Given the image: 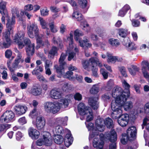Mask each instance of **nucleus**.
Segmentation results:
<instances>
[{
	"label": "nucleus",
	"mask_w": 149,
	"mask_h": 149,
	"mask_svg": "<svg viewBox=\"0 0 149 149\" xmlns=\"http://www.w3.org/2000/svg\"><path fill=\"white\" fill-rule=\"evenodd\" d=\"M10 127L11 125L10 124H0V133L3 134L6 132L7 129L10 128Z\"/></svg>",
	"instance_id": "40"
},
{
	"label": "nucleus",
	"mask_w": 149,
	"mask_h": 149,
	"mask_svg": "<svg viewBox=\"0 0 149 149\" xmlns=\"http://www.w3.org/2000/svg\"><path fill=\"white\" fill-rule=\"evenodd\" d=\"M129 118V116L127 114H122L118 119V123L122 127L126 126L128 123Z\"/></svg>",
	"instance_id": "16"
},
{
	"label": "nucleus",
	"mask_w": 149,
	"mask_h": 149,
	"mask_svg": "<svg viewBox=\"0 0 149 149\" xmlns=\"http://www.w3.org/2000/svg\"><path fill=\"white\" fill-rule=\"evenodd\" d=\"M100 91V87L97 85H93L90 90V92L92 94H96Z\"/></svg>",
	"instance_id": "47"
},
{
	"label": "nucleus",
	"mask_w": 149,
	"mask_h": 149,
	"mask_svg": "<svg viewBox=\"0 0 149 149\" xmlns=\"http://www.w3.org/2000/svg\"><path fill=\"white\" fill-rule=\"evenodd\" d=\"M36 37L37 39V42L38 45L37 47L38 46V48L44 45V44L42 41V39L43 38L42 35H38V33L37 35H35L34 36Z\"/></svg>",
	"instance_id": "34"
},
{
	"label": "nucleus",
	"mask_w": 149,
	"mask_h": 149,
	"mask_svg": "<svg viewBox=\"0 0 149 149\" xmlns=\"http://www.w3.org/2000/svg\"><path fill=\"white\" fill-rule=\"evenodd\" d=\"M50 96L52 98L57 100L61 97L62 93L59 89L55 88L50 91Z\"/></svg>",
	"instance_id": "20"
},
{
	"label": "nucleus",
	"mask_w": 149,
	"mask_h": 149,
	"mask_svg": "<svg viewBox=\"0 0 149 149\" xmlns=\"http://www.w3.org/2000/svg\"><path fill=\"white\" fill-rule=\"evenodd\" d=\"M79 5L81 8L84 9L85 12H86L88 8L87 7V2L86 0H79L78 1Z\"/></svg>",
	"instance_id": "38"
},
{
	"label": "nucleus",
	"mask_w": 149,
	"mask_h": 149,
	"mask_svg": "<svg viewBox=\"0 0 149 149\" xmlns=\"http://www.w3.org/2000/svg\"><path fill=\"white\" fill-rule=\"evenodd\" d=\"M118 69L121 74L123 77H126L127 76V74L126 71V69L123 66H119L118 67Z\"/></svg>",
	"instance_id": "54"
},
{
	"label": "nucleus",
	"mask_w": 149,
	"mask_h": 149,
	"mask_svg": "<svg viewBox=\"0 0 149 149\" xmlns=\"http://www.w3.org/2000/svg\"><path fill=\"white\" fill-rule=\"evenodd\" d=\"M70 101L69 99L65 98H63L60 100L59 102H56L58 104L59 110L61 108L65 109L67 107Z\"/></svg>",
	"instance_id": "27"
},
{
	"label": "nucleus",
	"mask_w": 149,
	"mask_h": 149,
	"mask_svg": "<svg viewBox=\"0 0 149 149\" xmlns=\"http://www.w3.org/2000/svg\"><path fill=\"white\" fill-rule=\"evenodd\" d=\"M64 131L65 132L68 133L66 134L65 139L64 143L65 146L68 147L72 144L73 141V138L69 130L65 129Z\"/></svg>",
	"instance_id": "18"
},
{
	"label": "nucleus",
	"mask_w": 149,
	"mask_h": 149,
	"mask_svg": "<svg viewBox=\"0 0 149 149\" xmlns=\"http://www.w3.org/2000/svg\"><path fill=\"white\" fill-rule=\"evenodd\" d=\"M29 93L35 96H38L40 95L42 92V90L41 88H38L37 86H33L31 88L29 91Z\"/></svg>",
	"instance_id": "28"
},
{
	"label": "nucleus",
	"mask_w": 149,
	"mask_h": 149,
	"mask_svg": "<svg viewBox=\"0 0 149 149\" xmlns=\"http://www.w3.org/2000/svg\"><path fill=\"white\" fill-rule=\"evenodd\" d=\"M131 41L130 39L128 38H125L122 42L123 45L125 46L126 47H128V45H130Z\"/></svg>",
	"instance_id": "63"
},
{
	"label": "nucleus",
	"mask_w": 149,
	"mask_h": 149,
	"mask_svg": "<svg viewBox=\"0 0 149 149\" xmlns=\"http://www.w3.org/2000/svg\"><path fill=\"white\" fill-rule=\"evenodd\" d=\"M128 140L130 141H132V139L128 137V136H127L126 135H123L122 138L121 139V141L122 143L125 144L127 143V142Z\"/></svg>",
	"instance_id": "57"
},
{
	"label": "nucleus",
	"mask_w": 149,
	"mask_h": 149,
	"mask_svg": "<svg viewBox=\"0 0 149 149\" xmlns=\"http://www.w3.org/2000/svg\"><path fill=\"white\" fill-rule=\"evenodd\" d=\"M85 124L88 130L90 131L89 137V140H91L95 136H99V132L97 130V129L94 127L93 123H89L87 124V122H86Z\"/></svg>",
	"instance_id": "14"
},
{
	"label": "nucleus",
	"mask_w": 149,
	"mask_h": 149,
	"mask_svg": "<svg viewBox=\"0 0 149 149\" xmlns=\"http://www.w3.org/2000/svg\"><path fill=\"white\" fill-rule=\"evenodd\" d=\"M28 132L29 136L33 139H38L40 134L39 132L37 130L31 127L29 129Z\"/></svg>",
	"instance_id": "23"
},
{
	"label": "nucleus",
	"mask_w": 149,
	"mask_h": 149,
	"mask_svg": "<svg viewBox=\"0 0 149 149\" xmlns=\"http://www.w3.org/2000/svg\"><path fill=\"white\" fill-rule=\"evenodd\" d=\"M98 97H91L89 99V105L94 110H97L99 107V105Z\"/></svg>",
	"instance_id": "19"
},
{
	"label": "nucleus",
	"mask_w": 149,
	"mask_h": 149,
	"mask_svg": "<svg viewBox=\"0 0 149 149\" xmlns=\"http://www.w3.org/2000/svg\"><path fill=\"white\" fill-rule=\"evenodd\" d=\"M24 36V32L20 31L16 34L13 37L14 42L17 44L19 49H22L24 47L25 45L28 46L26 49V53L28 55H32L34 52V44H30L31 42L29 39L25 38L24 42L22 41Z\"/></svg>",
	"instance_id": "1"
},
{
	"label": "nucleus",
	"mask_w": 149,
	"mask_h": 149,
	"mask_svg": "<svg viewBox=\"0 0 149 149\" xmlns=\"http://www.w3.org/2000/svg\"><path fill=\"white\" fill-rule=\"evenodd\" d=\"M78 110L79 114L82 115H86L87 112L89 110V108L85 105L83 103H79L78 106Z\"/></svg>",
	"instance_id": "24"
},
{
	"label": "nucleus",
	"mask_w": 149,
	"mask_h": 149,
	"mask_svg": "<svg viewBox=\"0 0 149 149\" xmlns=\"http://www.w3.org/2000/svg\"><path fill=\"white\" fill-rule=\"evenodd\" d=\"M72 17L74 18L77 21H81L83 18V17L81 14L79 13L77 11L74 12L73 13Z\"/></svg>",
	"instance_id": "45"
},
{
	"label": "nucleus",
	"mask_w": 149,
	"mask_h": 149,
	"mask_svg": "<svg viewBox=\"0 0 149 149\" xmlns=\"http://www.w3.org/2000/svg\"><path fill=\"white\" fill-rule=\"evenodd\" d=\"M104 123L107 128H111L112 127L113 121L112 119L109 118H107L105 119L104 121Z\"/></svg>",
	"instance_id": "43"
},
{
	"label": "nucleus",
	"mask_w": 149,
	"mask_h": 149,
	"mask_svg": "<svg viewBox=\"0 0 149 149\" xmlns=\"http://www.w3.org/2000/svg\"><path fill=\"white\" fill-rule=\"evenodd\" d=\"M90 61L92 65H94L93 64L95 63L100 67L102 66L101 62L100 61V60L97 57H92L90 58Z\"/></svg>",
	"instance_id": "33"
},
{
	"label": "nucleus",
	"mask_w": 149,
	"mask_h": 149,
	"mask_svg": "<svg viewBox=\"0 0 149 149\" xmlns=\"http://www.w3.org/2000/svg\"><path fill=\"white\" fill-rule=\"evenodd\" d=\"M54 142L57 144H61L63 141V138L62 136L59 135L54 134Z\"/></svg>",
	"instance_id": "39"
},
{
	"label": "nucleus",
	"mask_w": 149,
	"mask_h": 149,
	"mask_svg": "<svg viewBox=\"0 0 149 149\" xmlns=\"http://www.w3.org/2000/svg\"><path fill=\"white\" fill-rule=\"evenodd\" d=\"M67 41L69 42V47L68 48L67 53L69 54L68 58L69 61H70L74 57L75 55V53L73 52V50H74L76 52H78L79 51V49L77 46H75L74 48H73L74 46L73 45V32L71 31L70 34V36L67 37Z\"/></svg>",
	"instance_id": "3"
},
{
	"label": "nucleus",
	"mask_w": 149,
	"mask_h": 149,
	"mask_svg": "<svg viewBox=\"0 0 149 149\" xmlns=\"http://www.w3.org/2000/svg\"><path fill=\"white\" fill-rule=\"evenodd\" d=\"M66 57V55L64 53H62L59 60L60 67H58L57 65L54 66V69L56 70L57 72L60 74H63L64 72V67L66 66V64L64 61Z\"/></svg>",
	"instance_id": "7"
},
{
	"label": "nucleus",
	"mask_w": 149,
	"mask_h": 149,
	"mask_svg": "<svg viewBox=\"0 0 149 149\" xmlns=\"http://www.w3.org/2000/svg\"><path fill=\"white\" fill-rule=\"evenodd\" d=\"M108 42L113 47H117L120 44L119 40L113 38L109 39Z\"/></svg>",
	"instance_id": "35"
},
{
	"label": "nucleus",
	"mask_w": 149,
	"mask_h": 149,
	"mask_svg": "<svg viewBox=\"0 0 149 149\" xmlns=\"http://www.w3.org/2000/svg\"><path fill=\"white\" fill-rule=\"evenodd\" d=\"M128 33V30L126 29H118V34L122 37H125Z\"/></svg>",
	"instance_id": "48"
},
{
	"label": "nucleus",
	"mask_w": 149,
	"mask_h": 149,
	"mask_svg": "<svg viewBox=\"0 0 149 149\" xmlns=\"http://www.w3.org/2000/svg\"><path fill=\"white\" fill-rule=\"evenodd\" d=\"M28 34L29 36L33 38L35 35H37L39 33V29L37 25L35 23L28 25L27 27Z\"/></svg>",
	"instance_id": "12"
},
{
	"label": "nucleus",
	"mask_w": 149,
	"mask_h": 149,
	"mask_svg": "<svg viewBox=\"0 0 149 149\" xmlns=\"http://www.w3.org/2000/svg\"><path fill=\"white\" fill-rule=\"evenodd\" d=\"M58 49L56 47H53L49 52L48 57L49 58L53 59L57 52Z\"/></svg>",
	"instance_id": "32"
},
{
	"label": "nucleus",
	"mask_w": 149,
	"mask_h": 149,
	"mask_svg": "<svg viewBox=\"0 0 149 149\" xmlns=\"http://www.w3.org/2000/svg\"><path fill=\"white\" fill-rule=\"evenodd\" d=\"M37 115V109L36 108H34L33 110L30 112L29 116L31 118H33L35 117Z\"/></svg>",
	"instance_id": "59"
},
{
	"label": "nucleus",
	"mask_w": 149,
	"mask_h": 149,
	"mask_svg": "<svg viewBox=\"0 0 149 149\" xmlns=\"http://www.w3.org/2000/svg\"><path fill=\"white\" fill-rule=\"evenodd\" d=\"M149 121V118H148L146 117L144 119L143 124L142 125V129H143L144 126L146 125L147 130L149 131V123L147 124Z\"/></svg>",
	"instance_id": "52"
},
{
	"label": "nucleus",
	"mask_w": 149,
	"mask_h": 149,
	"mask_svg": "<svg viewBox=\"0 0 149 149\" xmlns=\"http://www.w3.org/2000/svg\"><path fill=\"white\" fill-rule=\"evenodd\" d=\"M127 48L128 50L130 51L136 49L137 48V47L135 46V44L134 43L131 42L130 43V45H128Z\"/></svg>",
	"instance_id": "64"
},
{
	"label": "nucleus",
	"mask_w": 149,
	"mask_h": 149,
	"mask_svg": "<svg viewBox=\"0 0 149 149\" xmlns=\"http://www.w3.org/2000/svg\"><path fill=\"white\" fill-rule=\"evenodd\" d=\"M92 66V71L93 75L95 77H97L98 76L97 73V68L96 66H95L94 65H93Z\"/></svg>",
	"instance_id": "58"
},
{
	"label": "nucleus",
	"mask_w": 149,
	"mask_h": 149,
	"mask_svg": "<svg viewBox=\"0 0 149 149\" xmlns=\"http://www.w3.org/2000/svg\"><path fill=\"white\" fill-rule=\"evenodd\" d=\"M128 97H127L126 100L122 102L121 101L123 97V96H117L114 98L115 99L114 101H115L116 103H117V105H118L119 107H120V108L122 109V107H123L125 110L128 111L131 109L133 107V104L131 102L129 101L126 102Z\"/></svg>",
	"instance_id": "5"
},
{
	"label": "nucleus",
	"mask_w": 149,
	"mask_h": 149,
	"mask_svg": "<svg viewBox=\"0 0 149 149\" xmlns=\"http://www.w3.org/2000/svg\"><path fill=\"white\" fill-rule=\"evenodd\" d=\"M107 54L108 57L107 61L108 63H115L117 61H121L122 60L121 58H119L116 56H112L111 54L109 52H107Z\"/></svg>",
	"instance_id": "29"
},
{
	"label": "nucleus",
	"mask_w": 149,
	"mask_h": 149,
	"mask_svg": "<svg viewBox=\"0 0 149 149\" xmlns=\"http://www.w3.org/2000/svg\"><path fill=\"white\" fill-rule=\"evenodd\" d=\"M106 134L108 139L112 142L109 145V149H116V146L115 141L117 140V135L115 130H113L109 133L107 132Z\"/></svg>",
	"instance_id": "10"
},
{
	"label": "nucleus",
	"mask_w": 149,
	"mask_h": 149,
	"mask_svg": "<svg viewBox=\"0 0 149 149\" xmlns=\"http://www.w3.org/2000/svg\"><path fill=\"white\" fill-rule=\"evenodd\" d=\"M122 83L123 86L126 91H124L123 89L120 87H116L112 90V95L114 98L117 96H123V98H122L121 101L123 102L126 100L127 97H129L130 96V86L125 80H122Z\"/></svg>",
	"instance_id": "2"
},
{
	"label": "nucleus",
	"mask_w": 149,
	"mask_h": 149,
	"mask_svg": "<svg viewBox=\"0 0 149 149\" xmlns=\"http://www.w3.org/2000/svg\"><path fill=\"white\" fill-rule=\"evenodd\" d=\"M136 134V128L134 126H132L128 128L127 131L126 135L132 139L135 138Z\"/></svg>",
	"instance_id": "26"
},
{
	"label": "nucleus",
	"mask_w": 149,
	"mask_h": 149,
	"mask_svg": "<svg viewBox=\"0 0 149 149\" xmlns=\"http://www.w3.org/2000/svg\"><path fill=\"white\" fill-rule=\"evenodd\" d=\"M64 130L63 128L60 125L56 126L53 130V132L54 134L60 135L63 134Z\"/></svg>",
	"instance_id": "37"
},
{
	"label": "nucleus",
	"mask_w": 149,
	"mask_h": 149,
	"mask_svg": "<svg viewBox=\"0 0 149 149\" xmlns=\"http://www.w3.org/2000/svg\"><path fill=\"white\" fill-rule=\"evenodd\" d=\"M44 109L47 112L53 114L57 113L60 110L58 104L56 102H45L44 104Z\"/></svg>",
	"instance_id": "4"
},
{
	"label": "nucleus",
	"mask_w": 149,
	"mask_h": 149,
	"mask_svg": "<svg viewBox=\"0 0 149 149\" xmlns=\"http://www.w3.org/2000/svg\"><path fill=\"white\" fill-rule=\"evenodd\" d=\"M11 11L12 14V16L15 17V15L17 17H21L23 14L22 12L19 13V11L18 9L16 7H13L11 8Z\"/></svg>",
	"instance_id": "36"
},
{
	"label": "nucleus",
	"mask_w": 149,
	"mask_h": 149,
	"mask_svg": "<svg viewBox=\"0 0 149 149\" xmlns=\"http://www.w3.org/2000/svg\"><path fill=\"white\" fill-rule=\"evenodd\" d=\"M83 35V33L78 29H76L74 31V40L78 41L79 40V37Z\"/></svg>",
	"instance_id": "44"
},
{
	"label": "nucleus",
	"mask_w": 149,
	"mask_h": 149,
	"mask_svg": "<svg viewBox=\"0 0 149 149\" xmlns=\"http://www.w3.org/2000/svg\"><path fill=\"white\" fill-rule=\"evenodd\" d=\"M81 26L82 29L88 32L89 30L90 29L88 24L87 23V22L86 21H84V22H82L81 23Z\"/></svg>",
	"instance_id": "51"
},
{
	"label": "nucleus",
	"mask_w": 149,
	"mask_h": 149,
	"mask_svg": "<svg viewBox=\"0 0 149 149\" xmlns=\"http://www.w3.org/2000/svg\"><path fill=\"white\" fill-rule=\"evenodd\" d=\"M95 125L97 130L98 132H102L104 130L105 127L104 120L102 118H97L95 121Z\"/></svg>",
	"instance_id": "22"
},
{
	"label": "nucleus",
	"mask_w": 149,
	"mask_h": 149,
	"mask_svg": "<svg viewBox=\"0 0 149 149\" xmlns=\"http://www.w3.org/2000/svg\"><path fill=\"white\" fill-rule=\"evenodd\" d=\"M91 64V63L90 61V59L89 60H85L82 63V65L83 68L86 70H89V66Z\"/></svg>",
	"instance_id": "50"
},
{
	"label": "nucleus",
	"mask_w": 149,
	"mask_h": 149,
	"mask_svg": "<svg viewBox=\"0 0 149 149\" xmlns=\"http://www.w3.org/2000/svg\"><path fill=\"white\" fill-rule=\"evenodd\" d=\"M7 2L1 0L0 2V13L2 15L1 21L2 24H5V17H8V12L6 8Z\"/></svg>",
	"instance_id": "8"
},
{
	"label": "nucleus",
	"mask_w": 149,
	"mask_h": 149,
	"mask_svg": "<svg viewBox=\"0 0 149 149\" xmlns=\"http://www.w3.org/2000/svg\"><path fill=\"white\" fill-rule=\"evenodd\" d=\"M24 136V134L20 131L17 132L15 134L16 139L18 141H20Z\"/></svg>",
	"instance_id": "61"
},
{
	"label": "nucleus",
	"mask_w": 149,
	"mask_h": 149,
	"mask_svg": "<svg viewBox=\"0 0 149 149\" xmlns=\"http://www.w3.org/2000/svg\"><path fill=\"white\" fill-rule=\"evenodd\" d=\"M72 88L73 87L72 85L67 83H66L65 84L63 85L62 89L64 91H69L71 90Z\"/></svg>",
	"instance_id": "56"
},
{
	"label": "nucleus",
	"mask_w": 149,
	"mask_h": 149,
	"mask_svg": "<svg viewBox=\"0 0 149 149\" xmlns=\"http://www.w3.org/2000/svg\"><path fill=\"white\" fill-rule=\"evenodd\" d=\"M39 20L40 22V24L41 25L42 28L43 29H46V33L47 35H48L50 33V32L49 29L47 28V23L46 21L42 18L39 17Z\"/></svg>",
	"instance_id": "30"
},
{
	"label": "nucleus",
	"mask_w": 149,
	"mask_h": 149,
	"mask_svg": "<svg viewBox=\"0 0 149 149\" xmlns=\"http://www.w3.org/2000/svg\"><path fill=\"white\" fill-rule=\"evenodd\" d=\"M43 71V69L41 66H37L32 71V73L33 75H37L40 74L39 72H42Z\"/></svg>",
	"instance_id": "46"
},
{
	"label": "nucleus",
	"mask_w": 149,
	"mask_h": 149,
	"mask_svg": "<svg viewBox=\"0 0 149 149\" xmlns=\"http://www.w3.org/2000/svg\"><path fill=\"white\" fill-rule=\"evenodd\" d=\"M120 107L117 105L115 101L114 100L112 101L111 103V108L113 112L111 114V116L113 118L116 119L118 118V119L122 115V110Z\"/></svg>",
	"instance_id": "6"
},
{
	"label": "nucleus",
	"mask_w": 149,
	"mask_h": 149,
	"mask_svg": "<svg viewBox=\"0 0 149 149\" xmlns=\"http://www.w3.org/2000/svg\"><path fill=\"white\" fill-rule=\"evenodd\" d=\"M86 115H87V122L90 121L93 119V113L91 109H89L88 112H87V113H86Z\"/></svg>",
	"instance_id": "49"
},
{
	"label": "nucleus",
	"mask_w": 149,
	"mask_h": 149,
	"mask_svg": "<svg viewBox=\"0 0 149 149\" xmlns=\"http://www.w3.org/2000/svg\"><path fill=\"white\" fill-rule=\"evenodd\" d=\"M15 114L11 111H7L1 116L0 121L2 123H9L15 120Z\"/></svg>",
	"instance_id": "9"
},
{
	"label": "nucleus",
	"mask_w": 149,
	"mask_h": 149,
	"mask_svg": "<svg viewBox=\"0 0 149 149\" xmlns=\"http://www.w3.org/2000/svg\"><path fill=\"white\" fill-rule=\"evenodd\" d=\"M73 72L71 71H68L63 75L64 77L68 78L70 80L74 81L75 80V77L73 76Z\"/></svg>",
	"instance_id": "42"
},
{
	"label": "nucleus",
	"mask_w": 149,
	"mask_h": 149,
	"mask_svg": "<svg viewBox=\"0 0 149 149\" xmlns=\"http://www.w3.org/2000/svg\"><path fill=\"white\" fill-rule=\"evenodd\" d=\"M42 60L45 62V68H50L52 65V62L49 60H46V58L45 56L41 57Z\"/></svg>",
	"instance_id": "41"
},
{
	"label": "nucleus",
	"mask_w": 149,
	"mask_h": 149,
	"mask_svg": "<svg viewBox=\"0 0 149 149\" xmlns=\"http://www.w3.org/2000/svg\"><path fill=\"white\" fill-rule=\"evenodd\" d=\"M33 8V6L31 4L26 5L24 7V10L25 12L30 11L32 10Z\"/></svg>",
	"instance_id": "62"
},
{
	"label": "nucleus",
	"mask_w": 149,
	"mask_h": 149,
	"mask_svg": "<svg viewBox=\"0 0 149 149\" xmlns=\"http://www.w3.org/2000/svg\"><path fill=\"white\" fill-rule=\"evenodd\" d=\"M45 124V121L44 118L40 116H38L36 120V126L37 129L39 130H42Z\"/></svg>",
	"instance_id": "17"
},
{
	"label": "nucleus",
	"mask_w": 149,
	"mask_h": 149,
	"mask_svg": "<svg viewBox=\"0 0 149 149\" xmlns=\"http://www.w3.org/2000/svg\"><path fill=\"white\" fill-rule=\"evenodd\" d=\"M42 134V138L45 143V145L47 146H50L53 142V139L50 134L48 132H44Z\"/></svg>",
	"instance_id": "15"
},
{
	"label": "nucleus",
	"mask_w": 149,
	"mask_h": 149,
	"mask_svg": "<svg viewBox=\"0 0 149 149\" xmlns=\"http://www.w3.org/2000/svg\"><path fill=\"white\" fill-rule=\"evenodd\" d=\"M15 52L17 53V56L15 60V65L17 66V64L20 61L22 57L21 54L17 49L15 50Z\"/></svg>",
	"instance_id": "55"
},
{
	"label": "nucleus",
	"mask_w": 149,
	"mask_h": 149,
	"mask_svg": "<svg viewBox=\"0 0 149 149\" xmlns=\"http://www.w3.org/2000/svg\"><path fill=\"white\" fill-rule=\"evenodd\" d=\"M98 136H95L93 138V144L94 147L96 148L97 149H103V146L104 145V142L102 140V138L100 139L99 137H103L104 135L102 134H100V135L98 134Z\"/></svg>",
	"instance_id": "13"
},
{
	"label": "nucleus",
	"mask_w": 149,
	"mask_h": 149,
	"mask_svg": "<svg viewBox=\"0 0 149 149\" xmlns=\"http://www.w3.org/2000/svg\"><path fill=\"white\" fill-rule=\"evenodd\" d=\"M142 70H146L147 68L149 71V63L147 61H143L142 62Z\"/></svg>",
	"instance_id": "53"
},
{
	"label": "nucleus",
	"mask_w": 149,
	"mask_h": 149,
	"mask_svg": "<svg viewBox=\"0 0 149 149\" xmlns=\"http://www.w3.org/2000/svg\"><path fill=\"white\" fill-rule=\"evenodd\" d=\"M68 120V118L67 117H58L56 118V122L57 123L60 125H67L66 123Z\"/></svg>",
	"instance_id": "31"
},
{
	"label": "nucleus",
	"mask_w": 149,
	"mask_h": 149,
	"mask_svg": "<svg viewBox=\"0 0 149 149\" xmlns=\"http://www.w3.org/2000/svg\"><path fill=\"white\" fill-rule=\"evenodd\" d=\"M6 18L7 23L6 24V27L7 28L8 31L5 32L4 33H8L9 32L10 34H13V29L14 27V25L15 23V17L12 16L11 18L10 17L8 14V17H5V18Z\"/></svg>",
	"instance_id": "11"
},
{
	"label": "nucleus",
	"mask_w": 149,
	"mask_h": 149,
	"mask_svg": "<svg viewBox=\"0 0 149 149\" xmlns=\"http://www.w3.org/2000/svg\"><path fill=\"white\" fill-rule=\"evenodd\" d=\"M100 72L104 79H106L108 77V72L105 69L101 68L100 70Z\"/></svg>",
	"instance_id": "60"
},
{
	"label": "nucleus",
	"mask_w": 149,
	"mask_h": 149,
	"mask_svg": "<svg viewBox=\"0 0 149 149\" xmlns=\"http://www.w3.org/2000/svg\"><path fill=\"white\" fill-rule=\"evenodd\" d=\"M8 33H3V36L4 37V42L3 43V47L5 48L8 47L10 45L11 41L10 37V33L8 32Z\"/></svg>",
	"instance_id": "25"
},
{
	"label": "nucleus",
	"mask_w": 149,
	"mask_h": 149,
	"mask_svg": "<svg viewBox=\"0 0 149 149\" xmlns=\"http://www.w3.org/2000/svg\"><path fill=\"white\" fill-rule=\"evenodd\" d=\"M14 109L17 114L21 115L25 113L27 107L25 105H18L15 107Z\"/></svg>",
	"instance_id": "21"
}]
</instances>
